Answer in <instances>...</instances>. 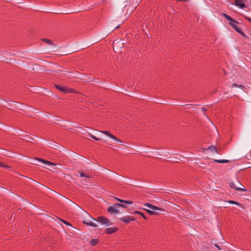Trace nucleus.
Wrapping results in <instances>:
<instances>
[{
    "label": "nucleus",
    "mask_w": 251,
    "mask_h": 251,
    "mask_svg": "<svg viewBox=\"0 0 251 251\" xmlns=\"http://www.w3.org/2000/svg\"><path fill=\"white\" fill-rule=\"evenodd\" d=\"M145 206L149 208V209H147L145 208H144V210H146L147 212L149 213V214L151 215H158L159 213L157 212V211H164V210L159 207H157L156 206L152 205L150 203H146L145 204Z\"/></svg>",
    "instance_id": "1"
},
{
    "label": "nucleus",
    "mask_w": 251,
    "mask_h": 251,
    "mask_svg": "<svg viewBox=\"0 0 251 251\" xmlns=\"http://www.w3.org/2000/svg\"><path fill=\"white\" fill-rule=\"evenodd\" d=\"M222 15L224 16L228 21H229V24L238 33L242 35H244L240 27L238 25V23L233 19L231 17L226 14L223 13Z\"/></svg>",
    "instance_id": "2"
},
{
    "label": "nucleus",
    "mask_w": 251,
    "mask_h": 251,
    "mask_svg": "<svg viewBox=\"0 0 251 251\" xmlns=\"http://www.w3.org/2000/svg\"><path fill=\"white\" fill-rule=\"evenodd\" d=\"M54 86L55 88H56L59 91L64 92L65 93H73L74 92V91L72 89L67 87H64L63 86L58 85V84H55Z\"/></svg>",
    "instance_id": "3"
},
{
    "label": "nucleus",
    "mask_w": 251,
    "mask_h": 251,
    "mask_svg": "<svg viewBox=\"0 0 251 251\" xmlns=\"http://www.w3.org/2000/svg\"><path fill=\"white\" fill-rule=\"evenodd\" d=\"M97 221L100 223V224L102 225H105L106 226H108L110 225H111L112 224L110 222V220H108L107 218L102 217V216H100L97 218Z\"/></svg>",
    "instance_id": "4"
},
{
    "label": "nucleus",
    "mask_w": 251,
    "mask_h": 251,
    "mask_svg": "<svg viewBox=\"0 0 251 251\" xmlns=\"http://www.w3.org/2000/svg\"><path fill=\"white\" fill-rule=\"evenodd\" d=\"M116 204L114 206H111L109 207L107 209V211L110 214H117L119 213V211L116 208Z\"/></svg>",
    "instance_id": "5"
},
{
    "label": "nucleus",
    "mask_w": 251,
    "mask_h": 251,
    "mask_svg": "<svg viewBox=\"0 0 251 251\" xmlns=\"http://www.w3.org/2000/svg\"><path fill=\"white\" fill-rule=\"evenodd\" d=\"M245 1L246 0H235V5L240 8H244L246 7Z\"/></svg>",
    "instance_id": "6"
},
{
    "label": "nucleus",
    "mask_w": 251,
    "mask_h": 251,
    "mask_svg": "<svg viewBox=\"0 0 251 251\" xmlns=\"http://www.w3.org/2000/svg\"><path fill=\"white\" fill-rule=\"evenodd\" d=\"M120 220L125 222L126 224L129 223L131 221H135V219L134 218H130L129 216H125L119 219Z\"/></svg>",
    "instance_id": "7"
},
{
    "label": "nucleus",
    "mask_w": 251,
    "mask_h": 251,
    "mask_svg": "<svg viewBox=\"0 0 251 251\" xmlns=\"http://www.w3.org/2000/svg\"><path fill=\"white\" fill-rule=\"evenodd\" d=\"M229 185L231 188H234L237 190L242 191H246V189L237 186L236 184L234 182H230L229 184Z\"/></svg>",
    "instance_id": "8"
},
{
    "label": "nucleus",
    "mask_w": 251,
    "mask_h": 251,
    "mask_svg": "<svg viewBox=\"0 0 251 251\" xmlns=\"http://www.w3.org/2000/svg\"><path fill=\"white\" fill-rule=\"evenodd\" d=\"M83 223L88 226H91L95 227H96L98 226V225L92 221H87L84 220V221H83Z\"/></svg>",
    "instance_id": "9"
},
{
    "label": "nucleus",
    "mask_w": 251,
    "mask_h": 251,
    "mask_svg": "<svg viewBox=\"0 0 251 251\" xmlns=\"http://www.w3.org/2000/svg\"><path fill=\"white\" fill-rule=\"evenodd\" d=\"M36 160L38 161H39V162H42V163H43L45 164L55 165V164L54 163H51V162H50V161H48L42 159L36 158Z\"/></svg>",
    "instance_id": "10"
},
{
    "label": "nucleus",
    "mask_w": 251,
    "mask_h": 251,
    "mask_svg": "<svg viewBox=\"0 0 251 251\" xmlns=\"http://www.w3.org/2000/svg\"><path fill=\"white\" fill-rule=\"evenodd\" d=\"M117 230V228L109 227L106 229V232L108 234H112V233L115 232V231H116Z\"/></svg>",
    "instance_id": "11"
},
{
    "label": "nucleus",
    "mask_w": 251,
    "mask_h": 251,
    "mask_svg": "<svg viewBox=\"0 0 251 251\" xmlns=\"http://www.w3.org/2000/svg\"><path fill=\"white\" fill-rule=\"evenodd\" d=\"M100 132L104 134L105 135H107V136L111 138H114V136L111 134L108 131H100Z\"/></svg>",
    "instance_id": "12"
},
{
    "label": "nucleus",
    "mask_w": 251,
    "mask_h": 251,
    "mask_svg": "<svg viewBox=\"0 0 251 251\" xmlns=\"http://www.w3.org/2000/svg\"><path fill=\"white\" fill-rule=\"evenodd\" d=\"M214 162L220 163H228L229 161L228 160L226 159H215Z\"/></svg>",
    "instance_id": "13"
},
{
    "label": "nucleus",
    "mask_w": 251,
    "mask_h": 251,
    "mask_svg": "<svg viewBox=\"0 0 251 251\" xmlns=\"http://www.w3.org/2000/svg\"><path fill=\"white\" fill-rule=\"evenodd\" d=\"M207 150H209L210 151H211L212 152L217 153V151L216 150V147L212 145V146L209 147L207 149Z\"/></svg>",
    "instance_id": "14"
},
{
    "label": "nucleus",
    "mask_w": 251,
    "mask_h": 251,
    "mask_svg": "<svg viewBox=\"0 0 251 251\" xmlns=\"http://www.w3.org/2000/svg\"><path fill=\"white\" fill-rule=\"evenodd\" d=\"M117 201H119L120 202H124L126 204H132V201H124V200H122L121 199H119L118 198H115Z\"/></svg>",
    "instance_id": "15"
},
{
    "label": "nucleus",
    "mask_w": 251,
    "mask_h": 251,
    "mask_svg": "<svg viewBox=\"0 0 251 251\" xmlns=\"http://www.w3.org/2000/svg\"><path fill=\"white\" fill-rule=\"evenodd\" d=\"M98 240L97 239H92L90 242V244L92 246H95L98 244Z\"/></svg>",
    "instance_id": "16"
},
{
    "label": "nucleus",
    "mask_w": 251,
    "mask_h": 251,
    "mask_svg": "<svg viewBox=\"0 0 251 251\" xmlns=\"http://www.w3.org/2000/svg\"><path fill=\"white\" fill-rule=\"evenodd\" d=\"M134 213L139 214V215H140V216H142L144 219H147V217L144 215V214L143 213L141 212L140 211H135L134 212Z\"/></svg>",
    "instance_id": "17"
},
{
    "label": "nucleus",
    "mask_w": 251,
    "mask_h": 251,
    "mask_svg": "<svg viewBox=\"0 0 251 251\" xmlns=\"http://www.w3.org/2000/svg\"><path fill=\"white\" fill-rule=\"evenodd\" d=\"M228 203H230V204H236L237 205H238V206H242L241 204L235 201H231V200H229L228 201Z\"/></svg>",
    "instance_id": "18"
},
{
    "label": "nucleus",
    "mask_w": 251,
    "mask_h": 251,
    "mask_svg": "<svg viewBox=\"0 0 251 251\" xmlns=\"http://www.w3.org/2000/svg\"><path fill=\"white\" fill-rule=\"evenodd\" d=\"M79 174H80V176L81 177H87V178H89L90 177V176L88 175H86L84 173L82 172H79Z\"/></svg>",
    "instance_id": "19"
},
{
    "label": "nucleus",
    "mask_w": 251,
    "mask_h": 251,
    "mask_svg": "<svg viewBox=\"0 0 251 251\" xmlns=\"http://www.w3.org/2000/svg\"><path fill=\"white\" fill-rule=\"evenodd\" d=\"M43 41L45 43H46L47 44L50 45H53V43L50 39H43Z\"/></svg>",
    "instance_id": "20"
},
{
    "label": "nucleus",
    "mask_w": 251,
    "mask_h": 251,
    "mask_svg": "<svg viewBox=\"0 0 251 251\" xmlns=\"http://www.w3.org/2000/svg\"><path fill=\"white\" fill-rule=\"evenodd\" d=\"M232 87H238L243 89L244 88V86L242 85H237V84L233 83L232 84Z\"/></svg>",
    "instance_id": "21"
},
{
    "label": "nucleus",
    "mask_w": 251,
    "mask_h": 251,
    "mask_svg": "<svg viewBox=\"0 0 251 251\" xmlns=\"http://www.w3.org/2000/svg\"><path fill=\"white\" fill-rule=\"evenodd\" d=\"M10 103H9L8 105V107L10 109L15 108V107L14 106L13 104H15V102L13 101H10Z\"/></svg>",
    "instance_id": "22"
},
{
    "label": "nucleus",
    "mask_w": 251,
    "mask_h": 251,
    "mask_svg": "<svg viewBox=\"0 0 251 251\" xmlns=\"http://www.w3.org/2000/svg\"><path fill=\"white\" fill-rule=\"evenodd\" d=\"M112 139H113L114 140H115V141L118 142V143H122V142L121 141V140H120V139H118L116 136H114V138H112Z\"/></svg>",
    "instance_id": "23"
},
{
    "label": "nucleus",
    "mask_w": 251,
    "mask_h": 251,
    "mask_svg": "<svg viewBox=\"0 0 251 251\" xmlns=\"http://www.w3.org/2000/svg\"><path fill=\"white\" fill-rule=\"evenodd\" d=\"M90 137L91 138H92L93 139H94V140H97V141H99V140H100V138H98L96 137V136H94L93 135H91Z\"/></svg>",
    "instance_id": "24"
},
{
    "label": "nucleus",
    "mask_w": 251,
    "mask_h": 251,
    "mask_svg": "<svg viewBox=\"0 0 251 251\" xmlns=\"http://www.w3.org/2000/svg\"><path fill=\"white\" fill-rule=\"evenodd\" d=\"M116 205H117L118 206H120V207H124V208H126V206L125 205H124L123 204H121V203H117L116 204Z\"/></svg>",
    "instance_id": "25"
},
{
    "label": "nucleus",
    "mask_w": 251,
    "mask_h": 251,
    "mask_svg": "<svg viewBox=\"0 0 251 251\" xmlns=\"http://www.w3.org/2000/svg\"><path fill=\"white\" fill-rule=\"evenodd\" d=\"M59 220L61 221L62 222L64 223V224H65L66 225H70V224L69 223H68L67 222H66L65 221L61 219H59Z\"/></svg>",
    "instance_id": "26"
},
{
    "label": "nucleus",
    "mask_w": 251,
    "mask_h": 251,
    "mask_svg": "<svg viewBox=\"0 0 251 251\" xmlns=\"http://www.w3.org/2000/svg\"><path fill=\"white\" fill-rule=\"evenodd\" d=\"M0 167H3V168H9V167L7 165H5L4 164H2L1 163V165H0Z\"/></svg>",
    "instance_id": "27"
},
{
    "label": "nucleus",
    "mask_w": 251,
    "mask_h": 251,
    "mask_svg": "<svg viewBox=\"0 0 251 251\" xmlns=\"http://www.w3.org/2000/svg\"><path fill=\"white\" fill-rule=\"evenodd\" d=\"M244 17L246 19H247V20H248L250 22H251V18H249V17H247V16H244Z\"/></svg>",
    "instance_id": "28"
},
{
    "label": "nucleus",
    "mask_w": 251,
    "mask_h": 251,
    "mask_svg": "<svg viewBox=\"0 0 251 251\" xmlns=\"http://www.w3.org/2000/svg\"><path fill=\"white\" fill-rule=\"evenodd\" d=\"M214 245H215V246L216 247H217L218 249H219V250H220V249H221L220 247H219L217 244H215Z\"/></svg>",
    "instance_id": "29"
},
{
    "label": "nucleus",
    "mask_w": 251,
    "mask_h": 251,
    "mask_svg": "<svg viewBox=\"0 0 251 251\" xmlns=\"http://www.w3.org/2000/svg\"><path fill=\"white\" fill-rule=\"evenodd\" d=\"M207 149L205 148L202 149V152H204Z\"/></svg>",
    "instance_id": "30"
},
{
    "label": "nucleus",
    "mask_w": 251,
    "mask_h": 251,
    "mask_svg": "<svg viewBox=\"0 0 251 251\" xmlns=\"http://www.w3.org/2000/svg\"><path fill=\"white\" fill-rule=\"evenodd\" d=\"M31 164H34V165H37V164H36L34 162H31Z\"/></svg>",
    "instance_id": "31"
},
{
    "label": "nucleus",
    "mask_w": 251,
    "mask_h": 251,
    "mask_svg": "<svg viewBox=\"0 0 251 251\" xmlns=\"http://www.w3.org/2000/svg\"><path fill=\"white\" fill-rule=\"evenodd\" d=\"M201 109H202V111H205V109H204V108L203 107H202Z\"/></svg>",
    "instance_id": "32"
},
{
    "label": "nucleus",
    "mask_w": 251,
    "mask_h": 251,
    "mask_svg": "<svg viewBox=\"0 0 251 251\" xmlns=\"http://www.w3.org/2000/svg\"><path fill=\"white\" fill-rule=\"evenodd\" d=\"M237 183H238V184H240V185H241V184H240L239 182H237Z\"/></svg>",
    "instance_id": "33"
},
{
    "label": "nucleus",
    "mask_w": 251,
    "mask_h": 251,
    "mask_svg": "<svg viewBox=\"0 0 251 251\" xmlns=\"http://www.w3.org/2000/svg\"><path fill=\"white\" fill-rule=\"evenodd\" d=\"M87 214L88 215V216H90V215H89L88 213H87Z\"/></svg>",
    "instance_id": "34"
},
{
    "label": "nucleus",
    "mask_w": 251,
    "mask_h": 251,
    "mask_svg": "<svg viewBox=\"0 0 251 251\" xmlns=\"http://www.w3.org/2000/svg\"><path fill=\"white\" fill-rule=\"evenodd\" d=\"M0 165H1V162H0Z\"/></svg>",
    "instance_id": "35"
}]
</instances>
